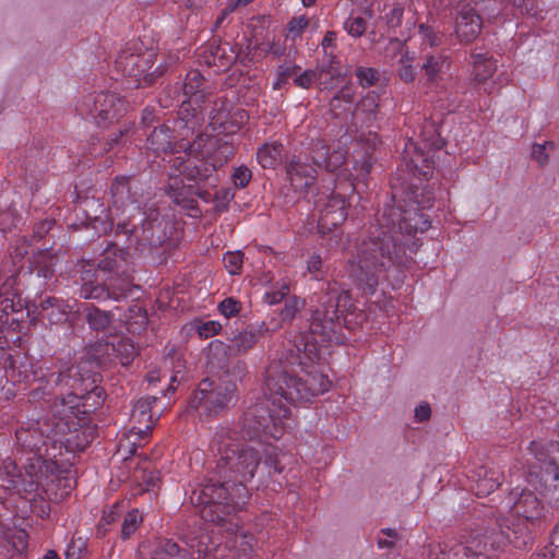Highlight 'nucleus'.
<instances>
[{
    "instance_id": "4be33fe9",
    "label": "nucleus",
    "mask_w": 559,
    "mask_h": 559,
    "mask_svg": "<svg viewBox=\"0 0 559 559\" xmlns=\"http://www.w3.org/2000/svg\"><path fill=\"white\" fill-rule=\"evenodd\" d=\"M501 476L498 469L479 466L469 476L473 481L471 490L478 497H486L501 485Z\"/></svg>"
},
{
    "instance_id": "9d476101",
    "label": "nucleus",
    "mask_w": 559,
    "mask_h": 559,
    "mask_svg": "<svg viewBox=\"0 0 559 559\" xmlns=\"http://www.w3.org/2000/svg\"><path fill=\"white\" fill-rule=\"evenodd\" d=\"M152 58L153 53L151 52L133 53L123 50L117 56L115 67L123 76L132 80L130 83H134L136 87H144L154 84L157 78L163 74L159 67L148 72L153 66Z\"/></svg>"
},
{
    "instance_id": "de8ad7c7",
    "label": "nucleus",
    "mask_w": 559,
    "mask_h": 559,
    "mask_svg": "<svg viewBox=\"0 0 559 559\" xmlns=\"http://www.w3.org/2000/svg\"><path fill=\"white\" fill-rule=\"evenodd\" d=\"M345 311L346 307H343L342 312H340L342 329L355 330L366 319V314L362 311H347L346 313Z\"/></svg>"
},
{
    "instance_id": "9b49d317",
    "label": "nucleus",
    "mask_w": 559,
    "mask_h": 559,
    "mask_svg": "<svg viewBox=\"0 0 559 559\" xmlns=\"http://www.w3.org/2000/svg\"><path fill=\"white\" fill-rule=\"evenodd\" d=\"M236 389V382L233 380L215 382L205 378L199 383L192 405L195 408L204 405L209 412L217 413L228 407L234 399Z\"/></svg>"
},
{
    "instance_id": "72a5a7b5",
    "label": "nucleus",
    "mask_w": 559,
    "mask_h": 559,
    "mask_svg": "<svg viewBox=\"0 0 559 559\" xmlns=\"http://www.w3.org/2000/svg\"><path fill=\"white\" fill-rule=\"evenodd\" d=\"M56 258L49 253L39 252L29 263L28 269L44 278L51 286L57 282Z\"/></svg>"
},
{
    "instance_id": "473e14b6",
    "label": "nucleus",
    "mask_w": 559,
    "mask_h": 559,
    "mask_svg": "<svg viewBox=\"0 0 559 559\" xmlns=\"http://www.w3.org/2000/svg\"><path fill=\"white\" fill-rule=\"evenodd\" d=\"M83 313L88 328L94 332L107 331L114 321V313L111 311L103 310L93 305L85 306Z\"/></svg>"
},
{
    "instance_id": "7ed1b4c3",
    "label": "nucleus",
    "mask_w": 559,
    "mask_h": 559,
    "mask_svg": "<svg viewBox=\"0 0 559 559\" xmlns=\"http://www.w3.org/2000/svg\"><path fill=\"white\" fill-rule=\"evenodd\" d=\"M295 360L298 356L292 355ZM290 359H274L265 369L262 385L263 397L250 405L243 413L241 432L249 440L263 438L280 439L284 429V419L290 411L288 404H304L329 391L331 382L320 371H305L301 374L294 369Z\"/></svg>"
},
{
    "instance_id": "58836bf2",
    "label": "nucleus",
    "mask_w": 559,
    "mask_h": 559,
    "mask_svg": "<svg viewBox=\"0 0 559 559\" xmlns=\"http://www.w3.org/2000/svg\"><path fill=\"white\" fill-rule=\"evenodd\" d=\"M98 377V373L85 371L82 384H80V389H82V402L90 403V400L95 397L94 401H100V404L103 403V390L97 385Z\"/></svg>"
},
{
    "instance_id": "cd10ccee",
    "label": "nucleus",
    "mask_w": 559,
    "mask_h": 559,
    "mask_svg": "<svg viewBox=\"0 0 559 559\" xmlns=\"http://www.w3.org/2000/svg\"><path fill=\"white\" fill-rule=\"evenodd\" d=\"M316 71L320 73V84L323 88H332L334 81L340 82L344 74L340 67V60L334 53L324 56L321 63L317 66Z\"/></svg>"
},
{
    "instance_id": "680f3d73",
    "label": "nucleus",
    "mask_w": 559,
    "mask_h": 559,
    "mask_svg": "<svg viewBox=\"0 0 559 559\" xmlns=\"http://www.w3.org/2000/svg\"><path fill=\"white\" fill-rule=\"evenodd\" d=\"M222 324L217 321H206L198 325L197 331L201 338H209L219 333Z\"/></svg>"
},
{
    "instance_id": "c9c22d12",
    "label": "nucleus",
    "mask_w": 559,
    "mask_h": 559,
    "mask_svg": "<svg viewBox=\"0 0 559 559\" xmlns=\"http://www.w3.org/2000/svg\"><path fill=\"white\" fill-rule=\"evenodd\" d=\"M283 144L274 142L258 148L257 158L263 168L274 169L282 160Z\"/></svg>"
},
{
    "instance_id": "20e7f679",
    "label": "nucleus",
    "mask_w": 559,
    "mask_h": 559,
    "mask_svg": "<svg viewBox=\"0 0 559 559\" xmlns=\"http://www.w3.org/2000/svg\"><path fill=\"white\" fill-rule=\"evenodd\" d=\"M349 296L346 292H342L335 285L328 284L325 292L317 296L316 304L309 309L310 317L308 319V331L302 332L294 348L286 350L278 359H290L295 361V366H302V356L309 360L320 357L321 348L325 343H341L343 337L341 314L342 308L346 307Z\"/></svg>"
},
{
    "instance_id": "412c9836",
    "label": "nucleus",
    "mask_w": 559,
    "mask_h": 559,
    "mask_svg": "<svg viewBox=\"0 0 559 559\" xmlns=\"http://www.w3.org/2000/svg\"><path fill=\"white\" fill-rule=\"evenodd\" d=\"M180 165L182 166L180 173L188 181H193L197 185L204 183L210 187H216L217 169L207 157L204 159L188 160L186 163L180 162Z\"/></svg>"
},
{
    "instance_id": "a19ab883",
    "label": "nucleus",
    "mask_w": 559,
    "mask_h": 559,
    "mask_svg": "<svg viewBox=\"0 0 559 559\" xmlns=\"http://www.w3.org/2000/svg\"><path fill=\"white\" fill-rule=\"evenodd\" d=\"M182 98V90L180 86H166L158 97V103L162 108H173L177 107Z\"/></svg>"
},
{
    "instance_id": "6ab92c4d",
    "label": "nucleus",
    "mask_w": 559,
    "mask_h": 559,
    "mask_svg": "<svg viewBox=\"0 0 559 559\" xmlns=\"http://www.w3.org/2000/svg\"><path fill=\"white\" fill-rule=\"evenodd\" d=\"M481 17L469 4H462L455 19V34L462 44H469L481 32Z\"/></svg>"
},
{
    "instance_id": "393cba45",
    "label": "nucleus",
    "mask_w": 559,
    "mask_h": 559,
    "mask_svg": "<svg viewBox=\"0 0 559 559\" xmlns=\"http://www.w3.org/2000/svg\"><path fill=\"white\" fill-rule=\"evenodd\" d=\"M146 147L156 155L174 152L176 147L174 131L166 124L155 127L147 135Z\"/></svg>"
},
{
    "instance_id": "c03bdc74",
    "label": "nucleus",
    "mask_w": 559,
    "mask_h": 559,
    "mask_svg": "<svg viewBox=\"0 0 559 559\" xmlns=\"http://www.w3.org/2000/svg\"><path fill=\"white\" fill-rule=\"evenodd\" d=\"M305 301L297 296H289L285 299V305L281 309L282 321H292L296 314L304 308Z\"/></svg>"
},
{
    "instance_id": "39448f33",
    "label": "nucleus",
    "mask_w": 559,
    "mask_h": 559,
    "mask_svg": "<svg viewBox=\"0 0 559 559\" xmlns=\"http://www.w3.org/2000/svg\"><path fill=\"white\" fill-rule=\"evenodd\" d=\"M129 250L128 247L124 249L109 242L97 262L81 261L75 281L80 284V297L99 302L126 299L132 290V280L127 270Z\"/></svg>"
},
{
    "instance_id": "13d9d810",
    "label": "nucleus",
    "mask_w": 559,
    "mask_h": 559,
    "mask_svg": "<svg viewBox=\"0 0 559 559\" xmlns=\"http://www.w3.org/2000/svg\"><path fill=\"white\" fill-rule=\"evenodd\" d=\"M251 178H252V173L245 165H241V166L235 168V170L231 175V180H233L235 187H237V188L247 187L248 183L250 182Z\"/></svg>"
},
{
    "instance_id": "603ef678",
    "label": "nucleus",
    "mask_w": 559,
    "mask_h": 559,
    "mask_svg": "<svg viewBox=\"0 0 559 559\" xmlns=\"http://www.w3.org/2000/svg\"><path fill=\"white\" fill-rule=\"evenodd\" d=\"M19 285H22V282L20 281V272L9 276L0 285V299H3L4 297H17L20 292L17 287Z\"/></svg>"
},
{
    "instance_id": "864d4df0",
    "label": "nucleus",
    "mask_w": 559,
    "mask_h": 559,
    "mask_svg": "<svg viewBox=\"0 0 559 559\" xmlns=\"http://www.w3.org/2000/svg\"><path fill=\"white\" fill-rule=\"evenodd\" d=\"M317 81H320V73L312 69H307L302 72H298L295 75L294 84L300 88H310L312 84Z\"/></svg>"
},
{
    "instance_id": "e2e57ef3",
    "label": "nucleus",
    "mask_w": 559,
    "mask_h": 559,
    "mask_svg": "<svg viewBox=\"0 0 559 559\" xmlns=\"http://www.w3.org/2000/svg\"><path fill=\"white\" fill-rule=\"evenodd\" d=\"M86 554L85 542L81 538L73 540L66 550V559H82Z\"/></svg>"
},
{
    "instance_id": "49530a36",
    "label": "nucleus",
    "mask_w": 559,
    "mask_h": 559,
    "mask_svg": "<svg viewBox=\"0 0 559 559\" xmlns=\"http://www.w3.org/2000/svg\"><path fill=\"white\" fill-rule=\"evenodd\" d=\"M62 299L48 296L44 299H40L38 302L34 299L33 301H25V307L27 309V314L31 312H34L35 310H39V314L43 317L45 313H47L50 309H55V306H58V304Z\"/></svg>"
},
{
    "instance_id": "0e129e2a",
    "label": "nucleus",
    "mask_w": 559,
    "mask_h": 559,
    "mask_svg": "<svg viewBox=\"0 0 559 559\" xmlns=\"http://www.w3.org/2000/svg\"><path fill=\"white\" fill-rule=\"evenodd\" d=\"M16 213L14 210H0V231L8 233L15 226Z\"/></svg>"
},
{
    "instance_id": "0eeeda50",
    "label": "nucleus",
    "mask_w": 559,
    "mask_h": 559,
    "mask_svg": "<svg viewBox=\"0 0 559 559\" xmlns=\"http://www.w3.org/2000/svg\"><path fill=\"white\" fill-rule=\"evenodd\" d=\"M85 370L81 366H71L63 370L50 372L47 383L51 386L70 390L67 395L61 396L53 404V415L64 420L66 425L83 428L88 423L90 414L100 406V401L93 403L82 402V379Z\"/></svg>"
},
{
    "instance_id": "f3484780",
    "label": "nucleus",
    "mask_w": 559,
    "mask_h": 559,
    "mask_svg": "<svg viewBox=\"0 0 559 559\" xmlns=\"http://www.w3.org/2000/svg\"><path fill=\"white\" fill-rule=\"evenodd\" d=\"M286 174L293 189L301 193L316 182L318 170L305 156L299 155L287 160Z\"/></svg>"
},
{
    "instance_id": "f257e3e1",
    "label": "nucleus",
    "mask_w": 559,
    "mask_h": 559,
    "mask_svg": "<svg viewBox=\"0 0 559 559\" xmlns=\"http://www.w3.org/2000/svg\"><path fill=\"white\" fill-rule=\"evenodd\" d=\"M377 228L371 231L348 260L346 271L356 286L372 295L392 266H407L419 248L417 233H425L431 225L429 216L418 209L384 204L377 213Z\"/></svg>"
},
{
    "instance_id": "aec40b11",
    "label": "nucleus",
    "mask_w": 559,
    "mask_h": 559,
    "mask_svg": "<svg viewBox=\"0 0 559 559\" xmlns=\"http://www.w3.org/2000/svg\"><path fill=\"white\" fill-rule=\"evenodd\" d=\"M139 180L132 176H117L110 185L112 205L122 209L138 202L140 198Z\"/></svg>"
},
{
    "instance_id": "4d7b16f0",
    "label": "nucleus",
    "mask_w": 559,
    "mask_h": 559,
    "mask_svg": "<svg viewBox=\"0 0 559 559\" xmlns=\"http://www.w3.org/2000/svg\"><path fill=\"white\" fill-rule=\"evenodd\" d=\"M356 76L364 87H369L376 84L379 73L373 68L359 67L356 70Z\"/></svg>"
},
{
    "instance_id": "a18cd8bd",
    "label": "nucleus",
    "mask_w": 559,
    "mask_h": 559,
    "mask_svg": "<svg viewBox=\"0 0 559 559\" xmlns=\"http://www.w3.org/2000/svg\"><path fill=\"white\" fill-rule=\"evenodd\" d=\"M123 133H124V131L122 129H119V130L112 132L100 147H96V143H95V141L99 142V139L92 138L91 154L97 156V155H102L106 152H109L114 146L119 144L120 139L122 138Z\"/></svg>"
},
{
    "instance_id": "2f4dec72",
    "label": "nucleus",
    "mask_w": 559,
    "mask_h": 559,
    "mask_svg": "<svg viewBox=\"0 0 559 559\" xmlns=\"http://www.w3.org/2000/svg\"><path fill=\"white\" fill-rule=\"evenodd\" d=\"M228 340L230 342V348L234 356L246 354L257 343V333L253 328H246L242 330L230 329L228 333Z\"/></svg>"
},
{
    "instance_id": "b1692460",
    "label": "nucleus",
    "mask_w": 559,
    "mask_h": 559,
    "mask_svg": "<svg viewBox=\"0 0 559 559\" xmlns=\"http://www.w3.org/2000/svg\"><path fill=\"white\" fill-rule=\"evenodd\" d=\"M209 56H206V63L213 64L219 70H227L237 60L236 45L233 46L229 43H222L221 40H213L210 43Z\"/></svg>"
},
{
    "instance_id": "8fccbe9b",
    "label": "nucleus",
    "mask_w": 559,
    "mask_h": 559,
    "mask_svg": "<svg viewBox=\"0 0 559 559\" xmlns=\"http://www.w3.org/2000/svg\"><path fill=\"white\" fill-rule=\"evenodd\" d=\"M418 31L423 37L424 43L428 44L430 47H438L443 41V34L439 31H436L430 25L419 24Z\"/></svg>"
},
{
    "instance_id": "dca6fc26",
    "label": "nucleus",
    "mask_w": 559,
    "mask_h": 559,
    "mask_svg": "<svg viewBox=\"0 0 559 559\" xmlns=\"http://www.w3.org/2000/svg\"><path fill=\"white\" fill-rule=\"evenodd\" d=\"M305 157L317 170L333 173L345 162V154L340 150H331L323 140H312Z\"/></svg>"
},
{
    "instance_id": "423d86ee",
    "label": "nucleus",
    "mask_w": 559,
    "mask_h": 559,
    "mask_svg": "<svg viewBox=\"0 0 559 559\" xmlns=\"http://www.w3.org/2000/svg\"><path fill=\"white\" fill-rule=\"evenodd\" d=\"M166 226L167 222L160 213L151 209L144 213L140 223L131 219L118 223L115 236L124 237L128 249H133L140 257L162 263L166 261L171 247Z\"/></svg>"
},
{
    "instance_id": "37998d69",
    "label": "nucleus",
    "mask_w": 559,
    "mask_h": 559,
    "mask_svg": "<svg viewBox=\"0 0 559 559\" xmlns=\"http://www.w3.org/2000/svg\"><path fill=\"white\" fill-rule=\"evenodd\" d=\"M413 62L414 58L407 51L402 53L399 60L397 75L405 83H411L416 78V69Z\"/></svg>"
},
{
    "instance_id": "5701e85b",
    "label": "nucleus",
    "mask_w": 559,
    "mask_h": 559,
    "mask_svg": "<svg viewBox=\"0 0 559 559\" xmlns=\"http://www.w3.org/2000/svg\"><path fill=\"white\" fill-rule=\"evenodd\" d=\"M500 547V540L497 537L495 528L491 532H486L483 536L472 535L471 539L466 542V545H459L455 548V555L463 552L466 558L486 556L493 549V547Z\"/></svg>"
},
{
    "instance_id": "a878e982",
    "label": "nucleus",
    "mask_w": 559,
    "mask_h": 559,
    "mask_svg": "<svg viewBox=\"0 0 559 559\" xmlns=\"http://www.w3.org/2000/svg\"><path fill=\"white\" fill-rule=\"evenodd\" d=\"M95 352L107 356L116 355L120 357V362L123 366H128L138 354L136 347L128 338L98 343L95 347Z\"/></svg>"
},
{
    "instance_id": "1a4fd4ad",
    "label": "nucleus",
    "mask_w": 559,
    "mask_h": 559,
    "mask_svg": "<svg viewBox=\"0 0 559 559\" xmlns=\"http://www.w3.org/2000/svg\"><path fill=\"white\" fill-rule=\"evenodd\" d=\"M126 102L117 93L99 91L88 93L78 102L76 111L98 127H106L126 112Z\"/></svg>"
},
{
    "instance_id": "bf43d9fd",
    "label": "nucleus",
    "mask_w": 559,
    "mask_h": 559,
    "mask_svg": "<svg viewBox=\"0 0 559 559\" xmlns=\"http://www.w3.org/2000/svg\"><path fill=\"white\" fill-rule=\"evenodd\" d=\"M43 318H46L50 323H60L66 321L68 318L67 305L61 300L58 306H55V309H50L43 316Z\"/></svg>"
},
{
    "instance_id": "ea45409f",
    "label": "nucleus",
    "mask_w": 559,
    "mask_h": 559,
    "mask_svg": "<svg viewBox=\"0 0 559 559\" xmlns=\"http://www.w3.org/2000/svg\"><path fill=\"white\" fill-rule=\"evenodd\" d=\"M224 118L226 117L219 112L211 118V124H218L223 129V132L234 133L237 129H239V124L248 118V115L245 110H238L235 114V118H233V121L224 120Z\"/></svg>"
},
{
    "instance_id": "338daca9",
    "label": "nucleus",
    "mask_w": 559,
    "mask_h": 559,
    "mask_svg": "<svg viewBox=\"0 0 559 559\" xmlns=\"http://www.w3.org/2000/svg\"><path fill=\"white\" fill-rule=\"evenodd\" d=\"M16 442L31 451L37 448V442L34 440L35 437L29 433L28 430L19 429L15 431Z\"/></svg>"
},
{
    "instance_id": "5fc2aeb1",
    "label": "nucleus",
    "mask_w": 559,
    "mask_h": 559,
    "mask_svg": "<svg viewBox=\"0 0 559 559\" xmlns=\"http://www.w3.org/2000/svg\"><path fill=\"white\" fill-rule=\"evenodd\" d=\"M242 258L243 254L241 251H235V252H226L224 254V264L229 274L235 275L239 274L241 266H242Z\"/></svg>"
},
{
    "instance_id": "a211bd4d",
    "label": "nucleus",
    "mask_w": 559,
    "mask_h": 559,
    "mask_svg": "<svg viewBox=\"0 0 559 559\" xmlns=\"http://www.w3.org/2000/svg\"><path fill=\"white\" fill-rule=\"evenodd\" d=\"M345 199L341 195H332L320 210L318 230L325 235L342 225L347 218Z\"/></svg>"
},
{
    "instance_id": "69168bd1",
    "label": "nucleus",
    "mask_w": 559,
    "mask_h": 559,
    "mask_svg": "<svg viewBox=\"0 0 559 559\" xmlns=\"http://www.w3.org/2000/svg\"><path fill=\"white\" fill-rule=\"evenodd\" d=\"M497 70L496 60H487L486 63L481 66V68L475 71V81L478 83L485 82L489 76H491Z\"/></svg>"
},
{
    "instance_id": "09e8293b",
    "label": "nucleus",
    "mask_w": 559,
    "mask_h": 559,
    "mask_svg": "<svg viewBox=\"0 0 559 559\" xmlns=\"http://www.w3.org/2000/svg\"><path fill=\"white\" fill-rule=\"evenodd\" d=\"M260 448L262 449L261 452L264 454V466L267 468L269 475L272 473H281L283 471V467L281 466V463L276 455V449L274 447H264L260 444Z\"/></svg>"
},
{
    "instance_id": "f03ea898",
    "label": "nucleus",
    "mask_w": 559,
    "mask_h": 559,
    "mask_svg": "<svg viewBox=\"0 0 559 559\" xmlns=\"http://www.w3.org/2000/svg\"><path fill=\"white\" fill-rule=\"evenodd\" d=\"M236 432L221 428L214 443L219 459L215 471L191 493V503L200 507L201 518L227 532H235L233 515L249 500L246 483L251 480L262 461L261 449L235 438Z\"/></svg>"
},
{
    "instance_id": "4c0bfd02",
    "label": "nucleus",
    "mask_w": 559,
    "mask_h": 559,
    "mask_svg": "<svg viewBox=\"0 0 559 559\" xmlns=\"http://www.w3.org/2000/svg\"><path fill=\"white\" fill-rule=\"evenodd\" d=\"M355 102V87L346 84L330 100V108L336 115L350 111Z\"/></svg>"
},
{
    "instance_id": "f8f14e48",
    "label": "nucleus",
    "mask_w": 559,
    "mask_h": 559,
    "mask_svg": "<svg viewBox=\"0 0 559 559\" xmlns=\"http://www.w3.org/2000/svg\"><path fill=\"white\" fill-rule=\"evenodd\" d=\"M442 142L439 138L426 139L424 147L418 143L409 141L405 144L403 164L405 165L408 175H413L418 179H428L433 173V159L430 155L431 151H438L442 147Z\"/></svg>"
},
{
    "instance_id": "6e6552de",
    "label": "nucleus",
    "mask_w": 559,
    "mask_h": 559,
    "mask_svg": "<svg viewBox=\"0 0 559 559\" xmlns=\"http://www.w3.org/2000/svg\"><path fill=\"white\" fill-rule=\"evenodd\" d=\"M527 472L525 479L528 486L538 490L547 501L559 507V469L555 455L546 449L543 441H532L527 448Z\"/></svg>"
},
{
    "instance_id": "bb28decb",
    "label": "nucleus",
    "mask_w": 559,
    "mask_h": 559,
    "mask_svg": "<svg viewBox=\"0 0 559 559\" xmlns=\"http://www.w3.org/2000/svg\"><path fill=\"white\" fill-rule=\"evenodd\" d=\"M230 357H235L230 346L219 340L212 341L206 348L207 366L212 370L229 371Z\"/></svg>"
},
{
    "instance_id": "7c9ffc66",
    "label": "nucleus",
    "mask_w": 559,
    "mask_h": 559,
    "mask_svg": "<svg viewBox=\"0 0 559 559\" xmlns=\"http://www.w3.org/2000/svg\"><path fill=\"white\" fill-rule=\"evenodd\" d=\"M151 559H194L189 549L181 548L173 539H160L151 552Z\"/></svg>"
},
{
    "instance_id": "f704fd0d",
    "label": "nucleus",
    "mask_w": 559,
    "mask_h": 559,
    "mask_svg": "<svg viewBox=\"0 0 559 559\" xmlns=\"http://www.w3.org/2000/svg\"><path fill=\"white\" fill-rule=\"evenodd\" d=\"M448 59L443 53L425 55L420 71L429 84L437 82L440 74L448 68Z\"/></svg>"
},
{
    "instance_id": "3c124183",
    "label": "nucleus",
    "mask_w": 559,
    "mask_h": 559,
    "mask_svg": "<svg viewBox=\"0 0 559 559\" xmlns=\"http://www.w3.org/2000/svg\"><path fill=\"white\" fill-rule=\"evenodd\" d=\"M141 522V516L138 510H132L126 515L121 525L120 535L122 539H128L138 528V524Z\"/></svg>"
},
{
    "instance_id": "6e6d98bb",
    "label": "nucleus",
    "mask_w": 559,
    "mask_h": 559,
    "mask_svg": "<svg viewBox=\"0 0 559 559\" xmlns=\"http://www.w3.org/2000/svg\"><path fill=\"white\" fill-rule=\"evenodd\" d=\"M344 28L353 37H360L366 32L367 22L360 16L349 17L345 21Z\"/></svg>"
},
{
    "instance_id": "4468645a",
    "label": "nucleus",
    "mask_w": 559,
    "mask_h": 559,
    "mask_svg": "<svg viewBox=\"0 0 559 559\" xmlns=\"http://www.w3.org/2000/svg\"><path fill=\"white\" fill-rule=\"evenodd\" d=\"M509 502L512 503L513 512L516 519H523L534 524L543 515L544 506L537 498L534 490L526 487L516 486L512 488L508 496Z\"/></svg>"
},
{
    "instance_id": "774afa93",
    "label": "nucleus",
    "mask_w": 559,
    "mask_h": 559,
    "mask_svg": "<svg viewBox=\"0 0 559 559\" xmlns=\"http://www.w3.org/2000/svg\"><path fill=\"white\" fill-rule=\"evenodd\" d=\"M404 9L402 5H394L389 13L385 15L386 25L390 28H396L401 26L403 19Z\"/></svg>"
},
{
    "instance_id": "052dcab7",
    "label": "nucleus",
    "mask_w": 559,
    "mask_h": 559,
    "mask_svg": "<svg viewBox=\"0 0 559 559\" xmlns=\"http://www.w3.org/2000/svg\"><path fill=\"white\" fill-rule=\"evenodd\" d=\"M381 534L385 535V538L379 537L377 545L380 549H392L399 538V533L395 528H382Z\"/></svg>"
},
{
    "instance_id": "c756f323",
    "label": "nucleus",
    "mask_w": 559,
    "mask_h": 559,
    "mask_svg": "<svg viewBox=\"0 0 559 559\" xmlns=\"http://www.w3.org/2000/svg\"><path fill=\"white\" fill-rule=\"evenodd\" d=\"M204 146H206V157L212 162V164H214L216 169L226 164L234 155L233 145L215 136H207V141Z\"/></svg>"
},
{
    "instance_id": "2eb2a0df",
    "label": "nucleus",
    "mask_w": 559,
    "mask_h": 559,
    "mask_svg": "<svg viewBox=\"0 0 559 559\" xmlns=\"http://www.w3.org/2000/svg\"><path fill=\"white\" fill-rule=\"evenodd\" d=\"M499 532H496L500 545L511 544L516 549H525L533 542L531 523L521 519H504L498 522Z\"/></svg>"
},
{
    "instance_id": "ddd939ff",
    "label": "nucleus",
    "mask_w": 559,
    "mask_h": 559,
    "mask_svg": "<svg viewBox=\"0 0 559 559\" xmlns=\"http://www.w3.org/2000/svg\"><path fill=\"white\" fill-rule=\"evenodd\" d=\"M392 200L403 201L406 206L417 205L416 209H429L435 201L433 191L428 186L408 182L403 169H397L396 178L391 180Z\"/></svg>"
},
{
    "instance_id": "c85d7f7f",
    "label": "nucleus",
    "mask_w": 559,
    "mask_h": 559,
    "mask_svg": "<svg viewBox=\"0 0 559 559\" xmlns=\"http://www.w3.org/2000/svg\"><path fill=\"white\" fill-rule=\"evenodd\" d=\"M157 402L155 396L141 397L133 406L131 419L139 424V431L148 430L154 425L153 405Z\"/></svg>"
},
{
    "instance_id": "79ce46f5",
    "label": "nucleus",
    "mask_w": 559,
    "mask_h": 559,
    "mask_svg": "<svg viewBox=\"0 0 559 559\" xmlns=\"http://www.w3.org/2000/svg\"><path fill=\"white\" fill-rule=\"evenodd\" d=\"M204 78L199 70H191L187 73L185 82L182 84V96H188L190 94L197 93L199 91L204 90Z\"/></svg>"
},
{
    "instance_id": "e433bc0d",
    "label": "nucleus",
    "mask_w": 559,
    "mask_h": 559,
    "mask_svg": "<svg viewBox=\"0 0 559 559\" xmlns=\"http://www.w3.org/2000/svg\"><path fill=\"white\" fill-rule=\"evenodd\" d=\"M20 281L24 289L28 292L26 298H29L31 295H34V297L40 296L45 290L51 287L50 284L38 276V273H34L29 269L20 271Z\"/></svg>"
}]
</instances>
